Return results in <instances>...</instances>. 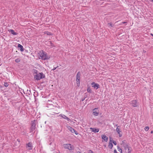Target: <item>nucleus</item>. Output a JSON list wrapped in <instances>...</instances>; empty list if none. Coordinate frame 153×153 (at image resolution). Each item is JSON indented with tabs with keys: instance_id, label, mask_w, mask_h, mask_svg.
I'll return each mask as SVG.
<instances>
[{
	"instance_id": "nucleus-1",
	"label": "nucleus",
	"mask_w": 153,
	"mask_h": 153,
	"mask_svg": "<svg viewBox=\"0 0 153 153\" xmlns=\"http://www.w3.org/2000/svg\"><path fill=\"white\" fill-rule=\"evenodd\" d=\"M34 73L36 74L34 75V79L37 80H40V79L43 78L45 77V75L42 73L38 72L36 70H34Z\"/></svg>"
},
{
	"instance_id": "nucleus-2",
	"label": "nucleus",
	"mask_w": 153,
	"mask_h": 153,
	"mask_svg": "<svg viewBox=\"0 0 153 153\" xmlns=\"http://www.w3.org/2000/svg\"><path fill=\"white\" fill-rule=\"evenodd\" d=\"M39 55V57L40 59L45 60L49 59L48 56L47 55V54L45 53L43 51H40L38 53Z\"/></svg>"
},
{
	"instance_id": "nucleus-3",
	"label": "nucleus",
	"mask_w": 153,
	"mask_h": 153,
	"mask_svg": "<svg viewBox=\"0 0 153 153\" xmlns=\"http://www.w3.org/2000/svg\"><path fill=\"white\" fill-rule=\"evenodd\" d=\"M36 120H34L32 121L31 122V126L30 128V132H33L36 128V126L37 123Z\"/></svg>"
},
{
	"instance_id": "nucleus-4",
	"label": "nucleus",
	"mask_w": 153,
	"mask_h": 153,
	"mask_svg": "<svg viewBox=\"0 0 153 153\" xmlns=\"http://www.w3.org/2000/svg\"><path fill=\"white\" fill-rule=\"evenodd\" d=\"M81 76L80 72L79 71L77 73L76 77V83L77 86L79 87L80 85V76Z\"/></svg>"
},
{
	"instance_id": "nucleus-5",
	"label": "nucleus",
	"mask_w": 153,
	"mask_h": 153,
	"mask_svg": "<svg viewBox=\"0 0 153 153\" xmlns=\"http://www.w3.org/2000/svg\"><path fill=\"white\" fill-rule=\"evenodd\" d=\"M65 149H67L70 150H74V147L73 146L70 144H65L63 145Z\"/></svg>"
},
{
	"instance_id": "nucleus-6",
	"label": "nucleus",
	"mask_w": 153,
	"mask_h": 153,
	"mask_svg": "<svg viewBox=\"0 0 153 153\" xmlns=\"http://www.w3.org/2000/svg\"><path fill=\"white\" fill-rule=\"evenodd\" d=\"M67 128L68 129L71 131L72 133H74L76 134L77 135L78 134V133L77 131L75 130L74 128H72L70 126H68L67 127Z\"/></svg>"
},
{
	"instance_id": "nucleus-7",
	"label": "nucleus",
	"mask_w": 153,
	"mask_h": 153,
	"mask_svg": "<svg viewBox=\"0 0 153 153\" xmlns=\"http://www.w3.org/2000/svg\"><path fill=\"white\" fill-rule=\"evenodd\" d=\"M91 85L92 87L96 89H97L100 88V85L98 84L95 83L94 82H92L91 83Z\"/></svg>"
},
{
	"instance_id": "nucleus-8",
	"label": "nucleus",
	"mask_w": 153,
	"mask_h": 153,
	"mask_svg": "<svg viewBox=\"0 0 153 153\" xmlns=\"http://www.w3.org/2000/svg\"><path fill=\"white\" fill-rule=\"evenodd\" d=\"M26 147L28 149V150H31L33 149V146H32V143L29 142L28 143H27L26 144Z\"/></svg>"
},
{
	"instance_id": "nucleus-9",
	"label": "nucleus",
	"mask_w": 153,
	"mask_h": 153,
	"mask_svg": "<svg viewBox=\"0 0 153 153\" xmlns=\"http://www.w3.org/2000/svg\"><path fill=\"white\" fill-rule=\"evenodd\" d=\"M131 104L134 107H136L137 106V102L136 100H133L131 102Z\"/></svg>"
},
{
	"instance_id": "nucleus-10",
	"label": "nucleus",
	"mask_w": 153,
	"mask_h": 153,
	"mask_svg": "<svg viewBox=\"0 0 153 153\" xmlns=\"http://www.w3.org/2000/svg\"><path fill=\"white\" fill-rule=\"evenodd\" d=\"M50 112L51 114L52 115H53L54 114H58L59 113L57 110L53 109L51 110Z\"/></svg>"
},
{
	"instance_id": "nucleus-11",
	"label": "nucleus",
	"mask_w": 153,
	"mask_h": 153,
	"mask_svg": "<svg viewBox=\"0 0 153 153\" xmlns=\"http://www.w3.org/2000/svg\"><path fill=\"white\" fill-rule=\"evenodd\" d=\"M45 44L49 46H51L52 47H54V45L51 41L46 42Z\"/></svg>"
},
{
	"instance_id": "nucleus-12",
	"label": "nucleus",
	"mask_w": 153,
	"mask_h": 153,
	"mask_svg": "<svg viewBox=\"0 0 153 153\" xmlns=\"http://www.w3.org/2000/svg\"><path fill=\"white\" fill-rule=\"evenodd\" d=\"M90 129L92 130V131L94 133L98 132L99 131V129L98 128H90Z\"/></svg>"
},
{
	"instance_id": "nucleus-13",
	"label": "nucleus",
	"mask_w": 153,
	"mask_h": 153,
	"mask_svg": "<svg viewBox=\"0 0 153 153\" xmlns=\"http://www.w3.org/2000/svg\"><path fill=\"white\" fill-rule=\"evenodd\" d=\"M59 116L61 117H62L65 119L67 120L68 121H69L70 120L69 118L68 117L66 116L64 114H60Z\"/></svg>"
},
{
	"instance_id": "nucleus-14",
	"label": "nucleus",
	"mask_w": 153,
	"mask_h": 153,
	"mask_svg": "<svg viewBox=\"0 0 153 153\" xmlns=\"http://www.w3.org/2000/svg\"><path fill=\"white\" fill-rule=\"evenodd\" d=\"M97 108H95L93 110V114L95 116H97L99 114V113L97 111Z\"/></svg>"
},
{
	"instance_id": "nucleus-15",
	"label": "nucleus",
	"mask_w": 153,
	"mask_h": 153,
	"mask_svg": "<svg viewBox=\"0 0 153 153\" xmlns=\"http://www.w3.org/2000/svg\"><path fill=\"white\" fill-rule=\"evenodd\" d=\"M18 48L20 49V51L22 52L24 51V48H23V46L20 44H18Z\"/></svg>"
},
{
	"instance_id": "nucleus-16",
	"label": "nucleus",
	"mask_w": 153,
	"mask_h": 153,
	"mask_svg": "<svg viewBox=\"0 0 153 153\" xmlns=\"http://www.w3.org/2000/svg\"><path fill=\"white\" fill-rule=\"evenodd\" d=\"M102 139L104 140L105 142H107L108 141V137H107L105 135H102Z\"/></svg>"
},
{
	"instance_id": "nucleus-17",
	"label": "nucleus",
	"mask_w": 153,
	"mask_h": 153,
	"mask_svg": "<svg viewBox=\"0 0 153 153\" xmlns=\"http://www.w3.org/2000/svg\"><path fill=\"white\" fill-rule=\"evenodd\" d=\"M9 31L13 35H16L17 34V33L16 32H15L14 30L12 29H10Z\"/></svg>"
},
{
	"instance_id": "nucleus-18",
	"label": "nucleus",
	"mask_w": 153,
	"mask_h": 153,
	"mask_svg": "<svg viewBox=\"0 0 153 153\" xmlns=\"http://www.w3.org/2000/svg\"><path fill=\"white\" fill-rule=\"evenodd\" d=\"M87 91L89 93H91L92 92V90L90 89V88L89 86L88 87Z\"/></svg>"
},
{
	"instance_id": "nucleus-19",
	"label": "nucleus",
	"mask_w": 153,
	"mask_h": 153,
	"mask_svg": "<svg viewBox=\"0 0 153 153\" xmlns=\"http://www.w3.org/2000/svg\"><path fill=\"white\" fill-rule=\"evenodd\" d=\"M113 147V145L111 142H109L108 145L109 148L111 149Z\"/></svg>"
},
{
	"instance_id": "nucleus-20",
	"label": "nucleus",
	"mask_w": 153,
	"mask_h": 153,
	"mask_svg": "<svg viewBox=\"0 0 153 153\" xmlns=\"http://www.w3.org/2000/svg\"><path fill=\"white\" fill-rule=\"evenodd\" d=\"M120 126H117V127L116 129V131L117 132V133L119 132H121V131L120 130Z\"/></svg>"
},
{
	"instance_id": "nucleus-21",
	"label": "nucleus",
	"mask_w": 153,
	"mask_h": 153,
	"mask_svg": "<svg viewBox=\"0 0 153 153\" xmlns=\"http://www.w3.org/2000/svg\"><path fill=\"white\" fill-rule=\"evenodd\" d=\"M124 148H125V149H126L128 148V147H130V146H128V144L127 143L126 144H125L123 146Z\"/></svg>"
},
{
	"instance_id": "nucleus-22",
	"label": "nucleus",
	"mask_w": 153,
	"mask_h": 153,
	"mask_svg": "<svg viewBox=\"0 0 153 153\" xmlns=\"http://www.w3.org/2000/svg\"><path fill=\"white\" fill-rule=\"evenodd\" d=\"M44 33L45 34H47L48 35L51 36L52 35V34L51 33L48 32V31H45L44 32Z\"/></svg>"
},
{
	"instance_id": "nucleus-23",
	"label": "nucleus",
	"mask_w": 153,
	"mask_h": 153,
	"mask_svg": "<svg viewBox=\"0 0 153 153\" xmlns=\"http://www.w3.org/2000/svg\"><path fill=\"white\" fill-rule=\"evenodd\" d=\"M128 153H131V147H128Z\"/></svg>"
},
{
	"instance_id": "nucleus-24",
	"label": "nucleus",
	"mask_w": 153,
	"mask_h": 153,
	"mask_svg": "<svg viewBox=\"0 0 153 153\" xmlns=\"http://www.w3.org/2000/svg\"><path fill=\"white\" fill-rule=\"evenodd\" d=\"M117 149L118 151L120 152L121 153H122V149L118 146H117Z\"/></svg>"
},
{
	"instance_id": "nucleus-25",
	"label": "nucleus",
	"mask_w": 153,
	"mask_h": 153,
	"mask_svg": "<svg viewBox=\"0 0 153 153\" xmlns=\"http://www.w3.org/2000/svg\"><path fill=\"white\" fill-rule=\"evenodd\" d=\"M15 61L16 62L18 63L20 62V59L19 58H17L15 59Z\"/></svg>"
},
{
	"instance_id": "nucleus-26",
	"label": "nucleus",
	"mask_w": 153,
	"mask_h": 153,
	"mask_svg": "<svg viewBox=\"0 0 153 153\" xmlns=\"http://www.w3.org/2000/svg\"><path fill=\"white\" fill-rule=\"evenodd\" d=\"M8 83L7 82H4V85L5 87H7L8 86Z\"/></svg>"
},
{
	"instance_id": "nucleus-27",
	"label": "nucleus",
	"mask_w": 153,
	"mask_h": 153,
	"mask_svg": "<svg viewBox=\"0 0 153 153\" xmlns=\"http://www.w3.org/2000/svg\"><path fill=\"white\" fill-rule=\"evenodd\" d=\"M108 25L110 26L111 27H112L114 26V25H112L111 23H108Z\"/></svg>"
},
{
	"instance_id": "nucleus-28",
	"label": "nucleus",
	"mask_w": 153,
	"mask_h": 153,
	"mask_svg": "<svg viewBox=\"0 0 153 153\" xmlns=\"http://www.w3.org/2000/svg\"><path fill=\"white\" fill-rule=\"evenodd\" d=\"M121 132H117L118 134H119V136L120 137H121L122 136V134L120 133Z\"/></svg>"
},
{
	"instance_id": "nucleus-29",
	"label": "nucleus",
	"mask_w": 153,
	"mask_h": 153,
	"mask_svg": "<svg viewBox=\"0 0 153 153\" xmlns=\"http://www.w3.org/2000/svg\"><path fill=\"white\" fill-rule=\"evenodd\" d=\"M127 143L125 142V140H123L122 141V144H123V146L125 145Z\"/></svg>"
},
{
	"instance_id": "nucleus-30",
	"label": "nucleus",
	"mask_w": 153,
	"mask_h": 153,
	"mask_svg": "<svg viewBox=\"0 0 153 153\" xmlns=\"http://www.w3.org/2000/svg\"><path fill=\"white\" fill-rule=\"evenodd\" d=\"M144 129L145 131H147L149 129V127L148 126H146L145 128Z\"/></svg>"
},
{
	"instance_id": "nucleus-31",
	"label": "nucleus",
	"mask_w": 153,
	"mask_h": 153,
	"mask_svg": "<svg viewBox=\"0 0 153 153\" xmlns=\"http://www.w3.org/2000/svg\"><path fill=\"white\" fill-rule=\"evenodd\" d=\"M113 141H114L112 138H111L110 137V142H111V143H113Z\"/></svg>"
},
{
	"instance_id": "nucleus-32",
	"label": "nucleus",
	"mask_w": 153,
	"mask_h": 153,
	"mask_svg": "<svg viewBox=\"0 0 153 153\" xmlns=\"http://www.w3.org/2000/svg\"><path fill=\"white\" fill-rule=\"evenodd\" d=\"M58 67V66L56 67L54 66L53 68L52 69L51 71H52L55 70Z\"/></svg>"
},
{
	"instance_id": "nucleus-33",
	"label": "nucleus",
	"mask_w": 153,
	"mask_h": 153,
	"mask_svg": "<svg viewBox=\"0 0 153 153\" xmlns=\"http://www.w3.org/2000/svg\"><path fill=\"white\" fill-rule=\"evenodd\" d=\"M88 153H94V152L91 150H89L88 152Z\"/></svg>"
},
{
	"instance_id": "nucleus-34",
	"label": "nucleus",
	"mask_w": 153,
	"mask_h": 153,
	"mask_svg": "<svg viewBox=\"0 0 153 153\" xmlns=\"http://www.w3.org/2000/svg\"><path fill=\"white\" fill-rule=\"evenodd\" d=\"M113 143L115 145H117V143H116V142L115 141H113Z\"/></svg>"
},
{
	"instance_id": "nucleus-35",
	"label": "nucleus",
	"mask_w": 153,
	"mask_h": 153,
	"mask_svg": "<svg viewBox=\"0 0 153 153\" xmlns=\"http://www.w3.org/2000/svg\"><path fill=\"white\" fill-rule=\"evenodd\" d=\"M114 153H117L116 149H114Z\"/></svg>"
},
{
	"instance_id": "nucleus-36",
	"label": "nucleus",
	"mask_w": 153,
	"mask_h": 153,
	"mask_svg": "<svg viewBox=\"0 0 153 153\" xmlns=\"http://www.w3.org/2000/svg\"><path fill=\"white\" fill-rule=\"evenodd\" d=\"M126 23V22H122L121 23V25L122 24H125Z\"/></svg>"
},
{
	"instance_id": "nucleus-37",
	"label": "nucleus",
	"mask_w": 153,
	"mask_h": 153,
	"mask_svg": "<svg viewBox=\"0 0 153 153\" xmlns=\"http://www.w3.org/2000/svg\"><path fill=\"white\" fill-rule=\"evenodd\" d=\"M85 98H83V99H82L81 100V101H83L85 100Z\"/></svg>"
},
{
	"instance_id": "nucleus-38",
	"label": "nucleus",
	"mask_w": 153,
	"mask_h": 153,
	"mask_svg": "<svg viewBox=\"0 0 153 153\" xmlns=\"http://www.w3.org/2000/svg\"><path fill=\"white\" fill-rule=\"evenodd\" d=\"M153 133V131H151V133L152 134Z\"/></svg>"
},
{
	"instance_id": "nucleus-39",
	"label": "nucleus",
	"mask_w": 153,
	"mask_h": 153,
	"mask_svg": "<svg viewBox=\"0 0 153 153\" xmlns=\"http://www.w3.org/2000/svg\"><path fill=\"white\" fill-rule=\"evenodd\" d=\"M77 153H81V152H78Z\"/></svg>"
},
{
	"instance_id": "nucleus-40",
	"label": "nucleus",
	"mask_w": 153,
	"mask_h": 153,
	"mask_svg": "<svg viewBox=\"0 0 153 153\" xmlns=\"http://www.w3.org/2000/svg\"><path fill=\"white\" fill-rule=\"evenodd\" d=\"M151 35L153 36V34H152V33H151Z\"/></svg>"
},
{
	"instance_id": "nucleus-41",
	"label": "nucleus",
	"mask_w": 153,
	"mask_h": 153,
	"mask_svg": "<svg viewBox=\"0 0 153 153\" xmlns=\"http://www.w3.org/2000/svg\"><path fill=\"white\" fill-rule=\"evenodd\" d=\"M151 1L152 2H153V0H152Z\"/></svg>"
},
{
	"instance_id": "nucleus-42",
	"label": "nucleus",
	"mask_w": 153,
	"mask_h": 153,
	"mask_svg": "<svg viewBox=\"0 0 153 153\" xmlns=\"http://www.w3.org/2000/svg\"><path fill=\"white\" fill-rule=\"evenodd\" d=\"M17 140L19 142V140L18 139H17Z\"/></svg>"
},
{
	"instance_id": "nucleus-43",
	"label": "nucleus",
	"mask_w": 153,
	"mask_h": 153,
	"mask_svg": "<svg viewBox=\"0 0 153 153\" xmlns=\"http://www.w3.org/2000/svg\"><path fill=\"white\" fill-rule=\"evenodd\" d=\"M116 126H117V124H116Z\"/></svg>"
}]
</instances>
